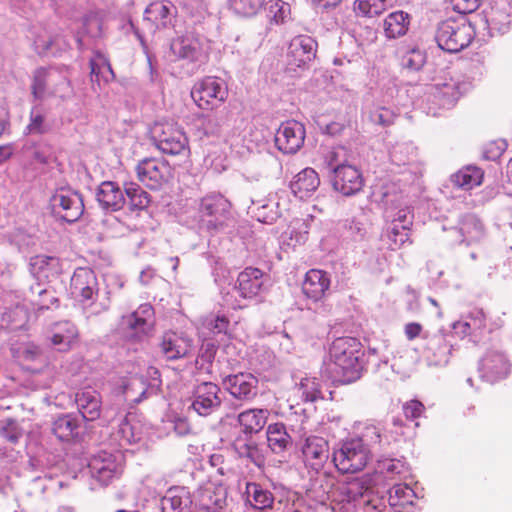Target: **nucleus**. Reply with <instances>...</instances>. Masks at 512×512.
Returning <instances> with one entry per match:
<instances>
[{
  "label": "nucleus",
  "mask_w": 512,
  "mask_h": 512,
  "mask_svg": "<svg viewBox=\"0 0 512 512\" xmlns=\"http://www.w3.org/2000/svg\"><path fill=\"white\" fill-rule=\"evenodd\" d=\"M359 342L353 337L336 338L329 348V371L335 381L349 384L360 377Z\"/></svg>",
  "instance_id": "nucleus-1"
},
{
  "label": "nucleus",
  "mask_w": 512,
  "mask_h": 512,
  "mask_svg": "<svg viewBox=\"0 0 512 512\" xmlns=\"http://www.w3.org/2000/svg\"><path fill=\"white\" fill-rule=\"evenodd\" d=\"M465 15L449 17L438 23L435 40L439 48L449 53H457L471 44L475 30Z\"/></svg>",
  "instance_id": "nucleus-2"
},
{
  "label": "nucleus",
  "mask_w": 512,
  "mask_h": 512,
  "mask_svg": "<svg viewBox=\"0 0 512 512\" xmlns=\"http://www.w3.org/2000/svg\"><path fill=\"white\" fill-rule=\"evenodd\" d=\"M149 134L154 146L163 154L186 157L190 155L189 138L177 122L156 121L151 126Z\"/></svg>",
  "instance_id": "nucleus-3"
},
{
  "label": "nucleus",
  "mask_w": 512,
  "mask_h": 512,
  "mask_svg": "<svg viewBox=\"0 0 512 512\" xmlns=\"http://www.w3.org/2000/svg\"><path fill=\"white\" fill-rule=\"evenodd\" d=\"M370 460V449L361 437L342 441L340 447L333 452L335 467L342 474L360 472Z\"/></svg>",
  "instance_id": "nucleus-4"
},
{
  "label": "nucleus",
  "mask_w": 512,
  "mask_h": 512,
  "mask_svg": "<svg viewBox=\"0 0 512 512\" xmlns=\"http://www.w3.org/2000/svg\"><path fill=\"white\" fill-rule=\"evenodd\" d=\"M138 181L150 190H159L173 179L171 164L161 157H146L135 166Z\"/></svg>",
  "instance_id": "nucleus-5"
},
{
  "label": "nucleus",
  "mask_w": 512,
  "mask_h": 512,
  "mask_svg": "<svg viewBox=\"0 0 512 512\" xmlns=\"http://www.w3.org/2000/svg\"><path fill=\"white\" fill-rule=\"evenodd\" d=\"M191 98L199 109L211 111L227 100L228 89L220 79L207 76L193 85Z\"/></svg>",
  "instance_id": "nucleus-6"
},
{
  "label": "nucleus",
  "mask_w": 512,
  "mask_h": 512,
  "mask_svg": "<svg viewBox=\"0 0 512 512\" xmlns=\"http://www.w3.org/2000/svg\"><path fill=\"white\" fill-rule=\"evenodd\" d=\"M306 131L302 123L291 120L280 125L275 135V145L284 154H295L303 146Z\"/></svg>",
  "instance_id": "nucleus-7"
},
{
  "label": "nucleus",
  "mask_w": 512,
  "mask_h": 512,
  "mask_svg": "<svg viewBox=\"0 0 512 512\" xmlns=\"http://www.w3.org/2000/svg\"><path fill=\"white\" fill-rule=\"evenodd\" d=\"M70 292L82 304L92 303L98 293V282L94 271L88 267L76 268L71 277Z\"/></svg>",
  "instance_id": "nucleus-8"
},
{
  "label": "nucleus",
  "mask_w": 512,
  "mask_h": 512,
  "mask_svg": "<svg viewBox=\"0 0 512 512\" xmlns=\"http://www.w3.org/2000/svg\"><path fill=\"white\" fill-rule=\"evenodd\" d=\"M301 453L305 467L318 473L329 459V443L323 437L308 436L304 439Z\"/></svg>",
  "instance_id": "nucleus-9"
},
{
  "label": "nucleus",
  "mask_w": 512,
  "mask_h": 512,
  "mask_svg": "<svg viewBox=\"0 0 512 512\" xmlns=\"http://www.w3.org/2000/svg\"><path fill=\"white\" fill-rule=\"evenodd\" d=\"M258 379L248 372L228 375L223 379V385L229 394L243 402L253 401L258 394Z\"/></svg>",
  "instance_id": "nucleus-10"
},
{
  "label": "nucleus",
  "mask_w": 512,
  "mask_h": 512,
  "mask_svg": "<svg viewBox=\"0 0 512 512\" xmlns=\"http://www.w3.org/2000/svg\"><path fill=\"white\" fill-rule=\"evenodd\" d=\"M333 188L344 196L360 192L364 186L361 172L352 165L341 164L334 167Z\"/></svg>",
  "instance_id": "nucleus-11"
},
{
  "label": "nucleus",
  "mask_w": 512,
  "mask_h": 512,
  "mask_svg": "<svg viewBox=\"0 0 512 512\" xmlns=\"http://www.w3.org/2000/svg\"><path fill=\"white\" fill-rule=\"evenodd\" d=\"M89 469L92 477L101 485H108L115 478L119 477L123 471L121 463L107 452H100L89 462Z\"/></svg>",
  "instance_id": "nucleus-12"
},
{
  "label": "nucleus",
  "mask_w": 512,
  "mask_h": 512,
  "mask_svg": "<svg viewBox=\"0 0 512 512\" xmlns=\"http://www.w3.org/2000/svg\"><path fill=\"white\" fill-rule=\"evenodd\" d=\"M316 42L306 35L292 39L288 47V66L294 70L307 66L316 56Z\"/></svg>",
  "instance_id": "nucleus-13"
},
{
  "label": "nucleus",
  "mask_w": 512,
  "mask_h": 512,
  "mask_svg": "<svg viewBox=\"0 0 512 512\" xmlns=\"http://www.w3.org/2000/svg\"><path fill=\"white\" fill-rule=\"evenodd\" d=\"M220 388L212 382H203L194 389L192 408L202 416H207L213 412L215 408L221 405L219 397Z\"/></svg>",
  "instance_id": "nucleus-14"
},
{
  "label": "nucleus",
  "mask_w": 512,
  "mask_h": 512,
  "mask_svg": "<svg viewBox=\"0 0 512 512\" xmlns=\"http://www.w3.org/2000/svg\"><path fill=\"white\" fill-rule=\"evenodd\" d=\"M171 51L177 58L190 62L206 63L208 60L200 39L194 34H186L174 39L171 43Z\"/></svg>",
  "instance_id": "nucleus-15"
},
{
  "label": "nucleus",
  "mask_w": 512,
  "mask_h": 512,
  "mask_svg": "<svg viewBox=\"0 0 512 512\" xmlns=\"http://www.w3.org/2000/svg\"><path fill=\"white\" fill-rule=\"evenodd\" d=\"M372 487V478L369 475L354 478L346 483L339 485L334 493L335 500L342 504L355 503L362 497L370 499L368 492Z\"/></svg>",
  "instance_id": "nucleus-16"
},
{
  "label": "nucleus",
  "mask_w": 512,
  "mask_h": 512,
  "mask_svg": "<svg viewBox=\"0 0 512 512\" xmlns=\"http://www.w3.org/2000/svg\"><path fill=\"white\" fill-rule=\"evenodd\" d=\"M331 285L330 274L322 269H310L306 272L302 292L310 300L317 302L322 300Z\"/></svg>",
  "instance_id": "nucleus-17"
},
{
  "label": "nucleus",
  "mask_w": 512,
  "mask_h": 512,
  "mask_svg": "<svg viewBox=\"0 0 512 512\" xmlns=\"http://www.w3.org/2000/svg\"><path fill=\"white\" fill-rule=\"evenodd\" d=\"M265 273L256 267H246L237 277L236 289L244 299L257 297L264 285Z\"/></svg>",
  "instance_id": "nucleus-18"
},
{
  "label": "nucleus",
  "mask_w": 512,
  "mask_h": 512,
  "mask_svg": "<svg viewBox=\"0 0 512 512\" xmlns=\"http://www.w3.org/2000/svg\"><path fill=\"white\" fill-rule=\"evenodd\" d=\"M177 15L175 5L169 1H154L150 3L144 12V19L158 29H165L172 25Z\"/></svg>",
  "instance_id": "nucleus-19"
},
{
  "label": "nucleus",
  "mask_w": 512,
  "mask_h": 512,
  "mask_svg": "<svg viewBox=\"0 0 512 512\" xmlns=\"http://www.w3.org/2000/svg\"><path fill=\"white\" fill-rule=\"evenodd\" d=\"M29 266L31 272L37 278L46 280L55 279L62 274V260L57 256L45 254L35 255L30 258Z\"/></svg>",
  "instance_id": "nucleus-20"
},
{
  "label": "nucleus",
  "mask_w": 512,
  "mask_h": 512,
  "mask_svg": "<svg viewBox=\"0 0 512 512\" xmlns=\"http://www.w3.org/2000/svg\"><path fill=\"white\" fill-rule=\"evenodd\" d=\"M231 203L221 193L211 192L200 199L199 213L220 221L230 212Z\"/></svg>",
  "instance_id": "nucleus-21"
},
{
  "label": "nucleus",
  "mask_w": 512,
  "mask_h": 512,
  "mask_svg": "<svg viewBox=\"0 0 512 512\" xmlns=\"http://www.w3.org/2000/svg\"><path fill=\"white\" fill-rule=\"evenodd\" d=\"M79 331L77 326L70 321H62L54 324L50 332L51 344L59 351L70 350L78 341Z\"/></svg>",
  "instance_id": "nucleus-22"
},
{
  "label": "nucleus",
  "mask_w": 512,
  "mask_h": 512,
  "mask_svg": "<svg viewBox=\"0 0 512 512\" xmlns=\"http://www.w3.org/2000/svg\"><path fill=\"white\" fill-rule=\"evenodd\" d=\"M160 349L167 360H177L188 355L191 350V341L175 332L168 331L162 336Z\"/></svg>",
  "instance_id": "nucleus-23"
},
{
  "label": "nucleus",
  "mask_w": 512,
  "mask_h": 512,
  "mask_svg": "<svg viewBox=\"0 0 512 512\" xmlns=\"http://www.w3.org/2000/svg\"><path fill=\"white\" fill-rule=\"evenodd\" d=\"M97 200L102 208L111 211H118L125 204L123 191L113 181H104L100 184L97 191Z\"/></svg>",
  "instance_id": "nucleus-24"
},
{
  "label": "nucleus",
  "mask_w": 512,
  "mask_h": 512,
  "mask_svg": "<svg viewBox=\"0 0 512 512\" xmlns=\"http://www.w3.org/2000/svg\"><path fill=\"white\" fill-rule=\"evenodd\" d=\"M320 185L318 173L312 168L300 171L290 184L292 192L299 198H304L316 191Z\"/></svg>",
  "instance_id": "nucleus-25"
},
{
  "label": "nucleus",
  "mask_w": 512,
  "mask_h": 512,
  "mask_svg": "<svg viewBox=\"0 0 512 512\" xmlns=\"http://www.w3.org/2000/svg\"><path fill=\"white\" fill-rule=\"evenodd\" d=\"M269 411L267 409L252 408L241 412L237 421L245 434L260 432L267 423Z\"/></svg>",
  "instance_id": "nucleus-26"
},
{
  "label": "nucleus",
  "mask_w": 512,
  "mask_h": 512,
  "mask_svg": "<svg viewBox=\"0 0 512 512\" xmlns=\"http://www.w3.org/2000/svg\"><path fill=\"white\" fill-rule=\"evenodd\" d=\"M79 411L87 421H94L101 414V397L93 389H85L77 394L76 398Z\"/></svg>",
  "instance_id": "nucleus-27"
},
{
  "label": "nucleus",
  "mask_w": 512,
  "mask_h": 512,
  "mask_svg": "<svg viewBox=\"0 0 512 512\" xmlns=\"http://www.w3.org/2000/svg\"><path fill=\"white\" fill-rule=\"evenodd\" d=\"M53 200L54 205H59L63 211L61 218L68 223L77 221L83 214L84 205L77 194H57Z\"/></svg>",
  "instance_id": "nucleus-28"
},
{
  "label": "nucleus",
  "mask_w": 512,
  "mask_h": 512,
  "mask_svg": "<svg viewBox=\"0 0 512 512\" xmlns=\"http://www.w3.org/2000/svg\"><path fill=\"white\" fill-rule=\"evenodd\" d=\"M484 171L477 166H465L451 176V183L461 189L471 190L482 184Z\"/></svg>",
  "instance_id": "nucleus-29"
},
{
  "label": "nucleus",
  "mask_w": 512,
  "mask_h": 512,
  "mask_svg": "<svg viewBox=\"0 0 512 512\" xmlns=\"http://www.w3.org/2000/svg\"><path fill=\"white\" fill-rule=\"evenodd\" d=\"M91 81L99 86L101 82L107 84L115 79V73L108 58L99 51L94 52L90 59Z\"/></svg>",
  "instance_id": "nucleus-30"
},
{
  "label": "nucleus",
  "mask_w": 512,
  "mask_h": 512,
  "mask_svg": "<svg viewBox=\"0 0 512 512\" xmlns=\"http://www.w3.org/2000/svg\"><path fill=\"white\" fill-rule=\"evenodd\" d=\"M247 501L254 509H271L274 504L273 493L259 483L248 482L245 487Z\"/></svg>",
  "instance_id": "nucleus-31"
},
{
  "label": "nucleus",
  "mask_w": 512,
  "mask_h": 512,
  "mask_svg": "<svg viewBox=\"0 0 512 512\" xmlns=\"http://www.w3.org/2000/svg\"><path fill=\"white\" fill-rule=\"evenodd\" d=\"M459 232L463 237L462 241L471 245L483 238L484 226L476 215L466 214L459 221Z\"/></svg>",
  "instance_id": "nucleus-32"
},
{
  "label": "nucleus",
  "mask_w": 512,
  "mask_h": 512,
  "mask_svg": "<svg viewBox=\"0 0 512 512\" xmlns=\"http://www.w3.org/2000/svg\"><path fill=\"white\" fill-rule=\"evenodd\" d=\"M153 319L154 309L150 304L146 303L140 305L138 309L130 315L128 325L135 333L147 334L154 326Z\"/></svg>",
  "instance_id": "nucleus-33"
},
{
  "label": "nucleus",
  "mask_w": 512,
  "mask_h": 512,
  "mask_svg": "<svg viewBox=\"0 0 512 512\" xmlns=\"http://www.w3.org/2000/svg\"><path fill=\"white\" fill-rule=\"evenodd\" d=\"M162 509L164 512L181 511L190 503V493L186 487L174 486L168 489L166 495L162 498Z\"/></svg>",
  "instance_id": "nucleus-34"
},
{
  "label": "nucleus",
  "mask_w": 512,
  "mask_h": 512,
  "mask_svg": "<svg viewBox=\"0 0 512 512\" xmlns=\"http://www.w3.org/2000/svg\"><path fill=\"white\" fill-rule=\"evenodd\" d=\"M266 435L269 448L276 454L283 453L291 445L292 438L283 423L268 425Z\"/></svg>",
  "instance_id": "nucleus-35"
},
{
  "label": "nucleus",
  "mask_w": 512,
  "mask_h": 512,
  "mask_svg": "<svg viewBox=\"0 0 512 512\" xmlns=\"http://www.w3.org/2000/svg\"><path fill=\"white\" fill-rule=\"evenodd\" d=\"M491 30L500 34L507 33L512 27V4L504 3L494 7L489 16Z\"/></svg>",
  "instance_id": "nucleus-36"
},
{
  "label": "nucleus",
  "mask_w": 512,
  "mask_h": 512,
  "mask_svg": "<svg viewBox=\"0 0 512 512\" xmlns=\"http://www.w3.org/2000/svg\"><path fill=\"white\" fill-rule=\"evenodd\" d=\"M124 192L128 198L129 211L139 214L147 209L151 202V196L136 183H129L125 186Z\"/></svg>",
  "instance_id": "nucleus-37"
},
{
  "label": "nucleus",
  "mask_w": 512,
  "mask_h": 512,
  "mask_svg": "<svg viewBox=\"0 0 512 512\" xmlns=\"http://www.w3.org/2000/svg\"><path fill=\"white\" fill-rule=\"evenodd\" d=\"M409 25V16L403 11L390 13L384 20V31L388 38L403 36Z\"/></svg>",
  "instance_id": "nucleus-38"
},
{
  "label": "nucleus",
  "mask_w": 512,
  "mask_h": 512,
  "mask_svg": "<svg viewBox=\"0 0 512 512\" xmlns=\"http://www.w3.org/2000/svg\"><path fill=\"white\" fill-rule=\"evenodd\" d=\"M415 494L407 484H396L389 490V503L391 506L404 508L413 503Z\"/></svg>",
  "instance_id": "nucleus-39"
},
{
  "label": "nucleus",
  "mask_w": 512,
  "mask_h": 512,
  "mask_svg": "<svg viewBox=\"0 0 512 512\" xmlns=\"http://www.w3.org/2000/svg\"><path fill=\"white\" fill-rule=\"evenodd\" d=\"M376 473L384 475L386 478L394 479L396 476H402L408 473V467L405 462L399 459H382L377 463Z\"/></svg>",
  "instance_id": "nucleus-40"
},
{
  "label": "nucleus",
  "mask_w": 512,
  "mask_h": 512,
  "mask_svg": "<svg viewBox=\"0 0 512 512\" xmlns=\"http://www.w3.org/2000/svg\"><path fill=\"white\" fill-rule=\"evenodd\" d=\"M428 350L432 351L435 365H444L449 361L451 346L442 335L435 336L428 345Z\"/></svg>",
  "instance_id": "nucleus-41"
},
{
  "label": "nucleus",
  "mask_w": 512,
  "mask_h": 512,
  "mask_svg": "<svg viewBox=\"0 0 512 512\" xmlns=\"http://www.w3.org/2000/svg\"><path fill=\"white\" fill-rule=\"evenodd\" d=\"M299 391L304 402H315L322 399L320 381L315 377H305L299 384Z\"/></svg>",
  "instance_id": "nucleus-42"
},
{
  "label": "nucleus",
  "mask_w": 512,
  "mask_h": 512,
  "mask_svg": "<svg viewBox=\"0 0 512 512\" xmlns=\"http://www.w3.org/2000/svg\"><path fill=\"white\" fill-rule=\"evenodd\" d=\"M78 428L77 421L69 415L57 418L53 423V433L60 440H69Z\"/></svg>",
  "instance_id": "nucleus-43"
},
{
  "label": "nucleus",
  "mask_w": 512,
  "mask_h": 512,
  "mask_svg": "<svg viewBox=\"0 0 512 512\" xmlns=\"http://www.w3.org/2000/svg\"><path fill=\"white\" fill-rule=\"evenodd\" d=\"M487 373H490L495 379L505 377L508 374L509 364L500 354L488 356L483 363Z\"/></svg>",
  "instance_id": "nucleus-44"
},
{
  "label": "nucleus",
  "mask_w": 512,
  "mask_h": 512,
  "mask_svg": "<svg viewBox=\"0 0 512 512\" xmlns=\"http://www.w3.org/2000/svg\"><path fill=\"white\" fill-rule=\"evenodd\" d=\"M387 8V0H355L354 9L357 13L372 17L383 13Z\"/></svg>",
  "instance_id": "nucleus-45"
},
{
  "label": "nucleus",
  "mask_w": 512,
  "mask_h": 512,
  "mask_svg": "<svg viewBox=\"0 0 512 512\" xmlns=\"http://www.w3.org/2000/svg\"><path fill=\"white\" fill-rule=\"evenodd\" d=\"M265 0H231L234 12L242 17H252L263 7Z\"/></svg>",
  "instance_id": "nucleus-46"
},
{
  "label": "nucleus",
  "mask_w": 512,
  "mask_h": 512,
  "mask_svg": "<svg viewBox=\"0 0 512 512\" xmlns=\"http://www.w3.org/2000/svg\"><path fill=\"white\" fill-rule=\"evenodd\" d=\"M48 70L40 67L35 70L31 85V93L35 99H42L46 91Z\"/></svg>",
  "instance_id": "nucleus-47"
},
{
  "label": "nucleus",
  "mask_w": 512,
  "mask_h": 512,
  "mask_svg": "<svg viewBox=\"0 0 512 512\" xmlns=\"http://www.w3.org/2000/svg\"><path fill=\"white\" fill-rule=\"evenodd\" d=\"M388 238L391 241V249H399L409 240L408 228L404 225L399 226L393 223L389 229Z\"/></svg>",
  "instance_id": "nucleus-48"
},
{
  "label": "nucleus",
  "mask_w": 512,
  "mask_h": 512,
  "mask_svg": "<svg viewBox=\"0 0 512 512\" xmlns=\"http://www.w3.org/2000/svg\"><path fill=\"white\" fill-rule=\"evenodd\" d=\"M396 114L393 110L386 107H379L370 113V120L382 127H389L394 124Z\"/></svg>",
  "instance_id": "nucleus-49"
},
{
  "label": "nucleus",
  "mask_w": 512,
  "mask_h": 512,
  "mask_svg": "<svg viewBox=\"0 0 512 512\" xmlns=\"http://www.w3.org/2000/svg\"><path fill=\"white\" fill-rule=\"evenodd\" d=\"M506 148L507 143L504 140H492L485 144L483 154L487 160L495 161L503 155Z\"/></svg>",
  "instance_id": "nucleus-50"
},
{
  "label": "nucleus",
  "mask_w": 512,
  "mask_h": 512,
  "mask_svg": "<svg viewBox=\"0 0 512 512\" xmlns=\"http://www.w3.org/2000/svg\"><path fill=\"white\" fill-rule=\"evenodd\" d=\"M30 134H43L47 131L45 125V115L40 109H32L30 113V122L27 126Z\"/></svg>",
  "instance_id": "nucleus-51"
},
{
  "label": "nucleus",
  "mask_w": 512,
  "mask_h": 512,
  "mask_svg": "<svg viewBox=\"0 0 512 512\" xmlns=\"http://www.w3.org/2000/svg\"><path fill=\"white\" fill-rule=\"evenodd\" d=\"M55 42V37L48 35L46 31L39 33L34 40V48L38 55L44 56L47 55L53 44Z\"/></svg>",
  "instance_id": "nucleus-52"
},
{
  "label": "nucleus",
  "mask_w": 512,
  "mask_h": 512,
  "mask_svg": "<svg viewBox=\"0 0 512 512\" xmlns=\"http://www.w3.org/2000/svg\"><path fill=\"white\" fill-rule=\"evenodd\" d=\"M402 409L406 419L415 420L423 415L425 406L422 402L413 399L405 402Z\"/></svg>",
  "instance_id": "nucleus-53"
},
{
  "label": "nucleus",
  "mask_w": 512,
  "mask_h": 512,
  "mask_svg": "<svg viewBox=\"0 0 512 512\" xmlns=\"http://www.w3.org/2000/svg\"><path fill=\"white\" fill-rule=\"evenodd\" d=\"M39 309L48 310L51 307L59 306V299L54 295L52 291L43 289L39 293V300L36 302Z\"/></svg>",
  "instance_id": "nucleus-54"
},
{
  "label": "nucleus",
  "mask_w": 512,
  "mask_h": 512,
  "mask_svg": "<svg viewBox=\"0 0 512 512\" xmlns=\"http://www.w3.org/2000/svg\"><path fill=\"white\" fill-rule=\"evenodd\" d=\"M270 12L273 13V20L275 23H282L289 11L288 5L281 0L274 1L270 7Z\"/></svg>",
  "instance_id": "nucleus-55"
},
{
  "label": "nucleus",
  "mask_w": 512,
  "mask_h": 512,
  "mask_svg": "<svg viewBox=\"0 0 512 512\" xmlns=\"http://www.w3.org/2000/svg\"><path fill=\"white\" fill-rule=\"evenodd\" d=\"M361 438H365L370 444L381 442V428L373 423L366 424Z\"/></svg>",
  "instance_id": "nucleus-56"
},
{
  "label": "nucleus",
  "mask_w": 512,
  "mask_h": 512,
  "mask_svg": "<svg viewBox=\"0 0 512 512\" xmlns=\"http://www.w3.org/2000/svg\"><path fill=\"white\" fill-rule=\"evenodd\" d=\"M455 10L460 14L474 12L480 5V0H452Z\"/></svg>",
  "instance_id": "nucleus-57"
},
{
  "label": "nucleus",
  "mask_w": 512,
  "mask_h": 512,
  "mask_svg": "<svg viewBox=\"0 0 512 512\" xmlns=\"http://www.w3.org/2000/svg\"><path fill=\"white\" fill-rule=\"evenodd\" d=\"M358 512H387L384 502L379 498L368 499L363 502Z\"/></svg>",
  "instance_id": "nucleus-58"
},
{
  "label": "nucleus",
  "mask_w": 512,
  "mask_h": 512,
  "mask_svg": "<svg viewBox=\"0 0 512 512\" xmlns=\"http://www.w3.org/2000/svg\"><path fill=\"white\" fill-rule=\"evenodd\" d=\"M240 457L248 458L255 464L259 465L257 463V455H258V448L255 442L251 441L249 443H245L240 448H236Z\"/></svg>",
  "instance_id": "nucleus-59"
},
{
  "label": "nucleus",
  "mask_w": 512,
  "mask_h": 512,
  "mask_svg": "<svg viewBox=\"0 0 512 512\" xmlns=\"http://www.w3.org/2000/svg\"><path fill=\"white\" fill-rule=\"evenodd\" d=\"M230 321L224 315H218L211 321L210 327L214 333H226L229 328Z\"/></svg>",
  "instance_id": "nucleus-60"
},
{
  "label": "nucleus",
  "mask_w": 512,
  "mask_h": 512,
  "mask_svg": "<svg viewBox=\"0 0 512 512\" xmlns=\"http://www.w3.org/2000/svg\"><path fill=\"white\" fill-rule=\"evenodd\" d=\"M204 134L206 136H216L221 132V125L216 118H208L204 123Z\"/></svg>",
  "instance_id": "nucleus-61"
},
{
  "label": "nucleus",
  "mask_w": 512,
  "mask_h": 512,
  "mask_svg": "<svg viewBox=\"0 0 512 512\" xmlns=\"http://www.w3.org/2000/svg\"><path fill=\"white\" fill-rule=\"evenodd\" d=\"M404 332L408 340H414L422 332V325L417 322H410L405 325Z\"/></svg>",
  "instance_id": "nucleus-62"
},
{
  "label": "nucleus",
  "mask_w": 512,
  "mask_h": 512,
  "mask_svg": "<svg viewBox=\"0 0 512 512\" xmlns=\"http://www.w3.org/2000/svg\"><path fill=\"white\" fill-rule=\"evenodd\" d=\"M440 93L443 96H448V97L452 98L453 100H456V99H458V96H459L458 85L455 82L445 83L440 88Z\"/></svg>",
  "instance_id": "nucleus-63"
},
{
  "label": "nucleus",
  "mask_w": 512,
  "mask_h": 512,
  "mask_svg": "<svg viewBox=\"0 0 512 512\" xmlns=\"http://www.w3.org/2000/svg\"><path fill=\"white\" fill-rule=\"evenodd\" d=\"M120 433L128 442L135 441V435L132 432V427L127 418H125L120 425Z\"/></svg>",
  "instance_id": "nucleus-64"
}]
</instances>
